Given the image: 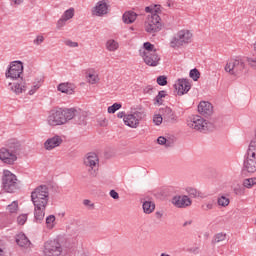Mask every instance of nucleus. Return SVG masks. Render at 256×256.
I'll use <instances>...</instances> for the list:
<instances>
[{
  "instance_id": "nucleus-1",
  "label": "nucleus",
  "mask_w": 256,
  "mask_h": 256,
  "mask_svg": "<svg viewBox=\"0 0 256 256\" xmlns=\"http://www.w3.org/2000/svg\"><path fill=\"white\" fill-rule=\"evenodd\" d=\"M31 201L34 205V219L36 223H41L45 219V210L49 205V187L40 185L31 193Z\"/></svg>"
},
{
  "instance_id": "nucleus-2",
  "label": "nucleus",
  "mask_w": 256,
  "mask_h": 256,
  "mask_svg": "<svg viewBox=\"0 0 256 256\" xmlns=\"http://www.w3.org/2000/svg\"><path fill=\"white\" fill-rule=\"evenodd\" d=\"M73 119V110L69 108L52 110L48 116V125L57 127V125H65Z\"/></svg>"
},
{
  "instance_id": "nucleus-3",
  "label": "nucleus",
  "mask_w": 256,
  "mask_h": 256,
  "mask_svg": "<svg viewBox=\"0 0 256 256\" xmlns=\"http://www.w3.org/2000/svg\"><path fill=\"white\" fill-rule=\"evenodd\" d=\"M2 189L5 193H15L21 189V181L9 170L3 171Z\"/></svg>"
},
{
  "instance_id": "nucleus-4",
  "label": "nucleus",
  "mask_w": 256,
  "mask_h": 256,
  "mask_svg": "<svg viewBox=\"0 0 256 256\" xmlns=\"http://www.w3.org/2000/svg\"><path fill=\"white\" fill-rule=\"evenodd\" d=\"M163 24L161 23V17L159 14L154 13L152 15H148L145 21V31L146 33H150V35H155V33H159Z\"/></svg>"
},
{
  "instance_id": "nucleus-5",
  "label": "nucleus",
  "mask_w": 256,
  "mask_h": 256,
  "mask_svg": "<svg viewBox=\"0 0 256 256\" xmlns=\"http://www.w3.org/2000/svg\"><path fill=\"white\" fill-rule=\"evenodd\" d=\"M191 37L193 34L189 30H180L171 40L170 47L173 49H179V47H183V45H187V43H191Z\"/></svg>"
},
{
  "instance_id": "nucleus-6",
  "label": "nucleus",
  "mask_w": 256,
  "mask_h": 256,
  "mask_svg": "<svg viewBox=\"0 0 256 256\" xmlns=\"http://www.w3.org/2000/svg\"><path fill=\"white\" fill-rule=\"evenodd\" d=\"M255 146L249 145L247 154L245 155L243 171L247 173H255L256 171V150H253Z\"/></svg>"
},
{
  "instance_id": "nucleus-7",
  "label": "nucleus",
  "mask_w": 256,
  "mask_h": 256,
  "mask_svg": "<svg viewBox=\"0 0 256 256\" xmlns=\"http://www.w3.org/2000/svg\"><path fill=\"white\" fill-rule=\"evenodd\" d=\"M6 79H21L23 81V62L21 61H13L10 63L6 73Z\"/></svg>"
},
{
  "instance_id": "nucleus-8",
  "label": "nucleus",
  "mask_w": 256,
  "mask_h": 256,
  "mask_svg": "<svg viewBox=\"0 0 256 256\" xmlns=\"http://www.w3.org/2000/svg\"><path fill=\"white\" fill-rule=\"evenodd\" d=\"M44 256H63V247L57 240H49L44 244Z\"/></svg>"
},
{
  "instance_id": "nucleus-9",
  "label": "nucleus",
  "mask_w": 256,
  "mask_h": 256,
  "mask_svg": "<svg viewBox=\"0 0 256 256\" xmlns=\"http://www.w3.org/2000/svg\"><path fill=\"white\" fill-rule=\"evenodd\" d=\"M187 125L190 129H194L195 131H207V120L199 115H192L187 120Z\"/></svg>"
},
{
  "instance_id": "nucleus-10",
  "label": "nucleus",
  "mask_w": 256,
  "mask_h": 256,
  "mask_svg": "<svg viewBox=\"0 0 256 256\" xmlns=\"http://www.w3.org/2000/svg\"><path fill=\"white\" fill-rule=\"evenodd\" d=\"M84 165L88 168V173L94 177L95 171L99 165V156L94 152L87 153L84 157Z\"/></svg>"
},
{
  "instance_id": "nucleus-11",
  "label": "nucleus",
  "mask_w": 256,
  "mask_h": 256,
  "mask_svg": "<svg viewBox=\"0 0 256 256\" xmlns=\"http://www.w3.org/2000/svg\"><path fill=\"white\" fill-rule=\"evenodd\" d=\"M245 69V62L241 60H230L225 66L226 73L230 75H241Z\"/></svg>"
},
{
  "instance_id": "nucleus-12",
  "label": "nucleus",
  "mask_w": 256,
  "mask_h": 256,
  "mask_svg": "<svg viewBox=\"0 0 256 256\" xmlns=\"http://www.w3.org/2000/svg\"><path fill=\"white\" fill-rule=\"evenodd\" d=\"M143 117H145L143 112L136 111L125 116L124 124L127 125V127H131L132 129H137Z\"/></svg>"
},
{
  "instance_id": "nucleus-13",
  "label": "nucleus",
  "mask_w": 256,
  "mask_h": 256,
  "mask_svg": "<svg viewBox=\"0 0 256 256\" xmlns=\"http://www.w3.org/2000/svg\"><path fill=\"white\" fill-rule=\"evenodd\" d=\"M140 56L149 67H157L161 61V56L157 52L141 53Z\"/></svg>"
},
{
  "instance_id": "nucleus-14",
  "label": "nucleus",
  "mask_w": 256,
  "mask_h": 256,
  "mask_svg": "<svg viewBox=\"0 0 256 256\" xmlns=\"http://www.w3.org/2000/svg\"><path fill=\"white\" fill-rule=\"evenodd\" d=\"M0 161L6 165H13L17 161L16 154H13L7 148L3 147L0 149Z\"/></svg>"
},
{
  "instance_id": "nucleus-15",
  "label": "nucleus",
  "mask_w": 256,
  "mask_h": 256,
  "mask_svg": "<svg viewBox=\"0 0 256 256\" xmlns=\"http://www.w3.org/2000/svg\"><path fill=\"white\" fill-rule=\"evenodd\" d=\"M172 203L175 207H178V209H185L186 207H191V198L187 195L183 196H174L172 198Z\"/></svg>"
},
{
  "instance_id": "nucleus-16",
  "label": "nucleus",
  "mask_w": 256,
  "mask_h": 256,
  "mask_svg": "<svg viewBox=\"0 0 256 256\" xmlns=\"http://www.w3.org/2000/svg\"><path fill=\"white\" fill-rule=\"evenodd\" d=\"M69 111H73L72 119L76 125H87V114L81 109L69 108Z\"/></svg>"
},
{
  "instance_id": "nucleus-17",
  "label": "nucleus",
  "mask_w": 256,
  "mask_h": 256,
  "mask_svg": "<svg viewBox=\"0 0 256 256\" xmlns=\"http://www.w3.org/2000/svg\"><path fill=\"white\" fill-rule=\"evenodd\" d=\"M160 113L164 119V123H176L177 115L173 112L170 107H164L160 109Z\"/></svg>"
},
{
  "instance_id": "nucleus-18",
  "label": "nucleus",
  "mask_w": 256,
  "mask_h": 256,
  "mask_svg": "<svg viewBox=\"0 0 256 256\" xmlns=\"http://www.w3.org/2000/svg\"><path fill=\"white\" fill-rule=\"evenodd\" d=\"M174 87L178 90V95H185L191 90V82L187 79H178V83Z\"/></svg>"
},
{
  "instance_id": "nucleus-19",
  "label": "nucleus",
  "mask_w": 256,
  "mask_h": 256,
  "mask_svg": "<svg viewBox=\"0 0 256 256\" xmlns=\"http://www.w3.org/2000/svg\"><path fill=\"white\" fill-rule=\"evenodd\" d=\"M198 112L203 117H211L213 115V104L209 102H200L198 105Z\"/></svg>"
},
{
  "instance_id": "nucleus-20",
  "label": "nucleus",
  "mask_w": 256,
  "mask_h": 256,
  "mask_svg": "<svg viewBox=\"0 0 256 256\" xmlns=\"http://www.w3.org/2000/svg\"><path fill=\"white\" fill-rule=\"evenodd\" d=\"M61 143H63V138H61V136L59 135H55L54 137L49 138L45 141L44 147L47 151H51L55 149V147H59Z\"/></svg>"
},
{
  "instance_id": "nucleus-21",
  "label": "nucleus",
  "mask_w": 256,
  "mask_h": 256,
  "mask_svg": "<svg viewBox=\"0 0 256 256\" xmlns=\"http://www.w3.org/2000/svg\"><path fill=\"white\" fill-rule=\"evenodd\" d=\"M11 86V91H13L16 95H21V93H25L27 91V88L29 87V84L25 81H21L20 83H9Z\"/></svg>"
},
{
  "instance_id": "nucleus-22",
  "label": "nucleus",
  "mask_w": 256,
  "mask_h": 256,
  "mask_svg": "<svg viewBox=\"0 0 256 256\" xmlns=\"http://www.w3.org/2000/svg\"><path fill=\"white\" fill-rule=\"evenodd\" d=\"M6 149L10 151V153H13L14 155H16L17 157V155H19L21 151V144L19 143V141L15 139H11L8 141Z\"/></svg>"
},
{
  "instance_id": "nucleus-23",
  "label": "nucleus",
  "mask_w": 256,
  "mask_h": 256,
  "mask_svg": "<svg viewBox=\"0 0 256 256\" xmlns=\"http://www.w3.org/2000/svg\"><path fill=\"white\" fill-rule=\"evenodd\" d=\"M58 91L66 93V95H73L75 93V84L69 82L61 83L58 85Z\"/></svg>"
},
{
  "instance_id": "nucleus-24",
  "label": "nucleus",
  "mask_w": 256,
  "mask_h": 256,
  "mask_svg": "<svg viewBox=\"0 0 256 256\" xmlns=\"http://www.w3.org/2000/svg\"><path fill=\"white\" fill-rule=\"evenodd\" d=\"M107 9V3H105L104 1H100L94 7L93 14L97 15V17H101V15H107Z\"/></svg>"
},
{
  "instance_id": "nucleus-25",
  "label": "nucleus",
  "mask_w": 256,
  "mask_h": 256,
  "mask_svg": "<svg viewBox=\"0 0 256 256\" xmlns=\"http://www.w3.org/2000/svg\"><path fill=\"white\" fill-rule=\"evenodd\" d=\"M136 19H137V13L133 11H127L122 16V20L124 23H126V25L135 23Z\"/></svg>"
},
{
  "instance_id": "nucleus-26",
  "label": "nucleus",
  "mask_w": 256,
  "mask_h": 256,
  "mask_svg": "<svg viewBox=\"0 0 256 256\" xmlns=\"http://www.w3.org/2000/svg\"><path fill=\"white\" fill-rule=\"evenodd\" d=\"M16 243L19 247H28V245H31V241H29V238L24 233L16 235Z\"/></svg>"
},
{
  "instance_id": "nucleus-27",
  "label": "nucleus",
  "mask_w": 256,
  "mask_h": 256,
  "mask_svg": "<svg viewBox=\"0 0 256 256\" xmlns=\"http://www.w3.org/2000/svg\"><path fill=\"white\" fill-rule=\"evenodd\" d=\"M144 213L150 215V213L155 211V203L152 201H145L142 205Z\"/></svg>"
},
{
  "instance_id": "nucleus-28",
  "label": "nucleus",
  "mask_w": 256,
  "mask_h": 256,
  "mask_svg": "<svg viewBox=\"0 0 256 256\" xmlns=\"http://www.w3.org/2000/svg\"><path fill=\"white\" fill-rule=\"evenodd\" d=\"M144 50H140L141 53H157V50H155V45L151 44L150 42H145L143 44Z\"/></svg>"
},
{
  "instance_id": "nucleus-29",
  "label": "nucleus",
  "mask_w": 256,
  "mask_h": 256,
  "mask_svg": "<svg viewBox=\"0 0 256 256\" xmlns=\"http://www.w3.org/2000/svg\"><path fill=\"white\" fill-rule=\"evenodd\" d=\"M106 48L108 51H117L119 49V43L115 40H108L106 43Z\"/></svg>"
},
{
  "instance_id": "nucleus-30",
  "label": "nucleus",
  "mask_w": 256,
  "mask_h": 256,
  "mask_svg": "<svg viewBox=\"0 0 256 256\" xmlns=\"http://www.w3.org/2000/svg\"><path fill=\"white\" fill-rule=\"evenodd\" d=\"M73 17H75V8H69L62 15V18H64L66 21H69V19H73Z\"/></svg>"
},
{
  "instance_id": "nucleus-31",
  "label": "nucleus",
  "mask_w": 256,
  "mask_h": 256,
  "mask_svg": "<svg viewBox=\"0 0 256 256\" xmlns=\"http://www.w3.org/2000/svg\"><path fill=\"white\" fill-rule=\"evenodd\" d=\"M157 143L158 145H165V147H173V142L163 136L158 137Z\"/></svg>"
},
{
  "instance_id": "nucleus-32",
  "label": "nucleus",
  "mask_w": 256,
  "mask_h": 256,
  "mask_svg": "<svg viewBox=\"0 0 256 256\" xmlns=\"http://www.w3.org/2000/svg\"><path fill=\"white\" fill-rule=\"evenodd\" d=\"M46 227L47 229H53L55 227V215H49L46 218Z\"/></svg>"
},
{
  "instance_id": "nucleus-33",
  "label": "nucleus",
  "mask_w": 256,
  "mask_h": 256,
  "mask_svg": "<svg viewBox=\"0 0 256 256\" xmlns=\"http://www.w3.org/2000/svg\"><path fill=\"white\" fill-rule=\"evenodd\" d=\"M19 210V202L13 201L10 205L7 206V211L10 213H17Z\"/></svg>"
},
{
  "instance_id": "nucleus-34",
  "label": "nucleus",
  "mask_w": 256,
  "mask_h": 256,
  "mask_svg": "<svg viewBox=\"0 0 256 256\" xmlns=\"http://www.w3.org/2000/svg\"><path fill=\"white\" fill-rule=\"evenodd\" d=\"M186 192L188 193V195L190 197H192L193 199L199 197L200 193L198 192V190L196 188L193 187H188L186 188Z\"/></svg>"
},
{
  "instance_id": "nucleus-35",
  "label": "nucleus",
  "mask_w": 256,
  "mask_h": 256,
  "mask_svg": "<svg viewBox=\"0 0 256 256\" xmlns=\"http://www.w3.org/2000/svg\"><path fill=\"white\" fill-rule=\"evenodd\" d=\"M245 61L251 69L256 70V56L246 57Z\"/></svg>"
},
{
  "instance_id": "nucleus-36",
  "label": "nucleus",
  "mask_w": 256,
  "mask_h": 256,
  "mask_svg": "<svg viewBox=\"0 0 256 256\" xmlns=\"http://www.w3.org/2000/svg\"><path fill=\"white\" fill-rule=\"evenodd\" d=\"M190 78L193 79V81H199V77H201V73L197 68H194L190 70Z\"/></svg>"
},
{
  "instance_id": "nucleus-37",
  "label": "nucleus",
  "mask_w": 256,
  "mask_h": 256,
  "mask_svg": "<svg viewBox=\"0 0 256 256\" xmlns=\"http://www.w3.org/2000/svg\"><path fill=\"white\" fill-rule=\"evenodd\" d=\"M167 97V92L165 90H162L158 93V95L155 98L156 103L161 105L163 103V98Z\"/></svg>"
},
{
  "instance_id": "nucleus-38",
  "label": "nucleus",
  "mask_w": 256,
  "mask_h": 256,
  "mask_svg": "<svg viewBox=\"0 0 256 256\" xmlns=\"http://www.w3.org/2000/svg\"><path fill=\"white\" fill-rule=\"evenodd\" d=\"M217 203H218V205H220V207H227V205H229L230 201H229V198H227L225 196H221L218 198Z\"/></svg>"
},
{
  "instance_id": "nucleus-39",
  "label": "nucleus",
  "mask_w": 256,
  "mask_h": 256,
  "mask_svg": "<svg viewBox=\"0 0 256 256\" xmlns=\"http://www.w3.org/2000/svg\"><path fill=\"white\" fill-rule=\"evenodd\" d=\"M225 239H227V234L218 233L214 236L213 243H221V241H225Z\"/></svg>"
},
{
  "instance_id": "nucleus-40",
  "label": "nucleus",
  "mask_w": 256,
  "mask_h": 256,
  "mask_svg": "<svg viewBox=\"0 0 256 256\" xmlns=\"http://www.w3.org/2000/svg\"><path fill=\"white\" fill-rule=\"evenodd\" d=\"M255 183H256V178H249V179L244 180L243 185L247 189H251V187H253V185H255Z\"/></svg>"
},
{
  "instance_id": "nucleus-41",
  "label": "nucleus",
  "mask_w": 256,
  "mask_h": 256,
  "mask_svg": "<svg viewBox=\"0 0 256 256\" xmlns=\"http://www.w3.org/2000/svg\"><path fill=\"white\" fill-rule=\"evenodd\" d=\"M146 13H151V15H157L159 13V8H157V5L155 6H148L145 8Z\"/></svg>"
},
{
  "instance_id": "nucleus-42",
  "label": "nucleus",
  "mask_w": 256,
  "mask_h": 256,
  "mask_svg": "<svg viewBox=\"0 0 256 256\" xmlns=\"http://www.w3.org/2000/svg\"><path fill=\"white\" fill-rule=\"evenodd\" d=\"M122 105L119 103H114L112 106L108 107V113H115L116 111H119L121 109Z\"/></svg>"
},
{
  "instance_id": "nucleus-43",
  "label": "nucleus",
  "mask_w": 256,
  "mask_h": 256,
  "mask_svg": "<svg viewBox=\"0 0 256 256\" xmlns=\"http://www.w3.org/2000/svg\"><path fill=\"white\" fill-rule=\"evenodd\" d=\"M164 121L163 114H156L154 115L153 122L155 125H161Z\"/></svg>"
},
{
  "instance_id": "nucleus-44",
  "label": "nucleus",
  "mask_w": 256,
  "mask_h": 256,
  "mask_svg": "<svg viewBox=\"0 0 256 256\" xmlns=\"http://www.w3.org/2000/svg\"><path fill=\"white\" fill-rule=\"evenodd\" d=\"M214 208H215V201H210L202 205L203 211H211V209H214Z\"/></svg>"
},
{
  "instance_id": "nucleus-45",
  "label": "nucleus",
  "mask_w": 256,
  "mask_h": 256,
  "mask_svg": "<svg viewBox=\"0 0 256 256\" xmlns=\"http://www.w3.org/2000/svg\"><path fill=\"white\" fill-rule=\"evenodd\" d=\"M88 81L89 83H91V85H95V83H97V81H99V76H97L96 74H88Z\"/></svg>"
},
{
  "instance_id": "nucleus-46",
  "label": "nucleus",
  "mask_w": 256,
  "mask_h": 256,
  "mask_svg": "<svg viewBox=\"0 0 256 256\" xmlns=\"http://www.w3.org/2000/svg\"><path fill=\"white\" fill-rule=\"evenodd\" d=\"M157 83L158 85H160L161 87H165V85H167V76H159L157 78Z\"/></svg>"
},
{
  "instance_id": "nucleus-47",
  "label": "nucleus",
  "mask_w": 256,
  "mask_h": 256,
  "mask_svg": "<svg viewBox=\"0 0 256 256\" xmlns=\"http://www.w3.org/2000/svg\"><path fill=\"white\" fill-rule=\"evenodd\" d=\"M234 193L235 195H243L245 193V188H243L241 185H238L234 187Z\"/></svg>"
},
{
  "instance_id": "nucleus-48",
  "label": "nucleus",
  "mask_w": 256,
  "mask_h": 256,
  "mask_svg": "<svg viewBox=\"0 0 256 256\" xmlns=\"http://www.w3.org/2000/svg\"><path fill=\"white\" fill-rule=\"evenodd\" d=\"M18 225H23L24 223H27V214H21L17 218Z\"/></svg>"
},
{
  "instance_id": "nucleus-49",
  "label": "nucleus",
  "mask_w": 256,
  "mask_h": 256,
  "mask_svg": "<svg viewBox=\"0 0 256 256\" xmlns=\"http://www.w3.org/2000/svg\"><path fill=\"white\" fill-rule=\"evenodd\" d=\"M41 87V82H38L37 84H34L32 86V89L29 90V95H35L37 90Z\"/></svg>"
},
{
  "instance_id": "nucleus-50",
  "label": "nucleus",
  "mask_w": 256,
  "mask_h": 256,
  "mask_svg": "<svg viewBox=\"0 0 256 256\" xmlns=\"http://www.w3.org/2000/svg\"><path fill=\"white\" fill-rule=\"evenodd\" d=\"M64 44H65L67 47H72V48L79 47V43L73 42L72 40H65V41H64Z\"/></svg>"
},
{
  "instance_id": "nucleus-51",
  "label": "nucleus",
  "mask_w": 256,
  "mask_h": 256,
  "mask_svg": "<svg viewBox=\"0 0 256 256\" xmlns=\"http://www.w3.org/2000/svg\"><path fill=\"white\" fill-rule=\"evenodd\" d=\"M45 41V37L43 36H37L36 39L34 40V45H41Z\"/></svg>"
},
{
  "instance_id": "nucleus-52",
  "label": "nucleus",
  "mask_w": 256,
  "mask_h": 256,
  "mask_svg": "<svg viewBox=\"0 0 256 256\" xmlns=\"http://www.w3.org/2000/svg\"><path fill=\"white\" fill-rule=\"evenodd\" d=\"M83 205H85V207H90V209H94L95 208V204L91 203V200L85 199L83 201Z\"/></svg>"
},
{
  "instance_id": "nucleus-53",
  "label": "nucleus",
  "mask_w": 256,
  "mask_h": 256,
  "mask_svg": "<svg viewBox=\"0 0 256 256\" xmlns=\"http://www.w3.org/2000/svg\"><path fill=\"white\" fill-rule=\"evenodd\" d=\"M66 22H67V20L64 19L63 17H61V18L58 20V22H57V27H58V28L63 27V25H65Z\"/></svg>"
},
{
  "instance_id": "nucleus-54",
  "label": "nucleus",
  "mask_w": 256,
  "mask_h": 256,
  "mask_svg": "<svg viewBox=\"0 0 256 256\" xmlns=\"http://www.w3.org/2000/svg\"><path fill=\"white\" fill-rule=\"evenodd\" d=\"M144 93L151 95V93H153V86L149 85L146 88H144Z\"/></svg>"
},
{
  "instance_id": "nucleus-55",
  "label": "nucleus",
  "mask_w": 256,
  "mask_h": 256,
  "mask_svg": "<svg viewBox=\"0 0 256 256\" xmlns=\"http://www.w3.org/2000/svg\"><path fill=\"white\" fill-rule=\"evenodd\" d=\"M110 197H112V199H119V193H117L115 190H111Z\"/></svg>"
},
{
  "instance_id": "nucleus-56",
  "label": "nucleus",
  "mask_w": 256,
  "mask_h": 256,
  "mask_svg": "<svg viewBox=\"0 0 256 256\" xmlns=\"http://www.w3.org/2000/svg\"><path fill=\"white\" fill-rule=\"evenodd\" d=\"M125 117H127V114H125V112H119L118 114H117V118L118 119H123V121H125Z\"/></svg>"
},
{
  "instance_id": "nucleus-57",
  "label": "nucleus",
  "mask_w": 256,
  "mask_h": 256,
  "mask_svg": "<svg viewBox=\"0 0 256 256\" xmlns=\"http://www.w3.org/2000/svg\"><path fill=\"white\" fill-rule=\"evenodd\" d=\"M189 252L194 253V255H197L199 253V247L189 248Z\"/></svg>"
},
{
  "instance_id": "nucleus-58",
  "label": "nucleus",
  "mask_w": 256,
  "mask_h": 256,
  "mask_svg": "<svg viewBox=\"0 0 256 256\" xmlns=\"http://www.w3.org/2000/svg\"><path fill=\"white\" fill-rule=\"evenodd\" d=\"M4 250H5V247H3V242L0 241V256H3Z\"/></svg>"
},
{
  "instance_id": "nucleus-59",
  "label": "nucleus",
  "mask_w": 256,
  "mask_h": 256,
  "mask_svg": "<svg viewBox=\"0 0 256 256\" xmlns=\"http://www.w3.org/2000/svg\"><path fill=\"white\" fill-rule=\"evenodd\" d=\"M14 5H21L25 0H12Z\"/></svg>"
},
{
  "instance_id": "nucleus-60",
  "label": "nucleus",
  "mask_w": 256,
  "mask_h": 256,
  "mask_svg": "<svg viewBox=\"0 0 256 256\" xmlns=\"http://www.w3.org/2000/svg\"><path fill=\"white\" fill-rule=\"evenodd\" d=\"M156 219H163V214L161 212H156Z\"/></svg>"
},
{
  "instance_id": "nucleus-61",
  "label": "nucleus",
  "mask_w": 256,
  "mask_h": 256,
  "mask_svg": "<svg viewBox=\"0 0 256 256\" xmlns=\"http://www.w3.org/2000/svg\"><path fill=\"white\" fill-rule=\"evenodd\" d=\"M193 223V220H189L184 222L183 227H187V225H191Z\"/></svg>"
},
{
  "instance_id": "nucleus-62",
  "label": "nucleus",
  "mask_w": 256,
  "mask_h": 256,
  "mask_svg": "<svg viewBox=\"0 0 256 256\" xmlns=\"http://www.w3.org/2000/svg\"><path fill=\"white\" fill-rule=\"evenodd\" d=\"M80 256H89V253L82 252V253L80 254Z\"/></svg>"
},
{
  "instance_id": "nucleus-63",
  "label": "nucleus",
  "mask_w": 256,
  "mask_h": 256,
  "mask_svg": "<svg viewBox=\"0 0 256 256\" xmlns=\"http://www.w3.org/2000/svg\"><path fill=\"white\" fill-rule=\"evenodd\" d=\"M168 7H171V2H167Z\"/></svg>"
},
{
  "instance_id": "nucleus-64",
  "label": "nucleus",
  "mask_w": 256,
  "mask_h": 256,
  "mask_svg": "<svg viewBox=\"0 0 256 256\" xmlns=\"http://www.w3.org/2000/svg\"><path fill=\"white\" fill-rule=\"evenodd\" d=\"M254 225H256V219H255Z\"/></svg>"
}]
</instances>
